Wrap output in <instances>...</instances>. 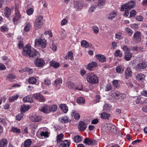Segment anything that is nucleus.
<instances>
[{"label":"nucleus","mask_w":147,"mask_h":147,"mask_svg":"<svg viewBox=\"0 0 147 147\" xmlns=\"http://www.w3.org/2000/svg\"><path fill=\"white\" fill-rule=\"evenodd\" d=\"M22 54L25 57H33L38 55V53L37 51L33 49L32 51L31 49V47L29 45H27L23 48Z\"/></svg>","instance_id":"1"},{"label":"nucleus","mask_w":147,"mask_h":147,"mask_svg":"<svg viewBox=\"0 0 147 147\" xmlns=\"http://www.w3.org/2000/svg\"><path fill=\"white\" fill-rule=\"evenodd\" d=\"M135 2L133 1H131L123 5L121 7V10L124 11V15L127 16L129 15L128 11L135 6Z\"/></svg>","instance_id":"2"},{"label":"nucleus","mask_w":147,"mask_h":147,"mask_svg":"<svg viewBox=\"0 0 147 147\" xmlns=\"http://www.w3.org/2000/svg\"><path fill=\"white\" fill-rule=\"evenodd\" d=\"M87 78L88 81L92 84H96L98 82V78L92 73L88 74Z\"/></svg>","instance_id":"3"},{"label":"nucleus","mask_w":147,"mask_h":147,"mask_svg":"<svg viewBox=\"0 0 147 147\" xmlns=\"http://www.w3.org/2000/svg\"><path fill=\"white\" fill-rule=\"evenodd\" d=\"M43 16L40 15L38 16L34 22V26L35 29L38 30L40 28L42 25Z\"/></svg>","instance_id":"4"},{"label":"nucleus","mask_w":147,"mask_h":147,"mask_svg":"<svg viewBox=\"0 0 147 147\" xmlns=\"http://www.w3.org/2000/svg\"><path fill=\"white\" fill-rule=\"evenodd\" d=\"M46 41L44 39L38 38L35 40V46L40 45L42 48L46 47Z\"/></svg>","instance_id":"5"},{"label":"nucleus","mask_w":147,"mask_h":147,"mask_svg":"<svg viewBox=\"0 0 147 147\" xmlns=\"http://www.w3.org/2000/svg\"><path fill=\"white\" fill-rule=\"evenodd\" d=\"M111 99L115 100V99L117 98V99H120V97H121V98H124L125 95L124 94L120 93L119 92L115 91L112 93V95H111Z\"/></svg>","instance_id":"6"},{"label":"nucleus","mask_w":147,"mask_h":147,"mask_svg":"<svg viewBox=\"0 0 147 147\" xmlns=\"http://www.w3.org/2000/svg\"><path fill=\"white\" fill-rule=\"evenodd\" d=\"M147 66V63L145 61H141L135 67L137 71H140L142 69H145Z\"/></svg>","instance_id":"7"},{"label":"nucleus","mask_w":147,"mask_h":147,"mask_svg":"<svg viewBox=\"0 0 147 147\" xmlns=\"http://www.w3.org/2000/svg\"><path fill=\"white\" fill-rule=\"evenodd\" d=\"M106 131H110L115 133L116 132L117 128L115 125L110 123H107L106 124Z\"/></svg>","instance_id":"8"},{"label":"nucleus","mask_w":147,"mask_h":147,"mask_svg":"<svg viewBox=\"0 0 147 147\" xmlns=\"http://www.w3.org/2000/svg\"><path fill=\"white\" fill-rule=\"evenodd\" d=\"M34 62L36 65L38 67H40L43 66L45 64L44 60L41 58L36 59L34 61Z\"/></svg>","instance_id":"9"},{"label":"nucleus","mask_w":147,"mask_h":147,"mask_svg":"<svg viewBox=\"0 0 147 147\" xmlns=\"http://www.w3.org/2000/svg\"><path fill=\"white\" fill-rule=\"evenodd\" d=\"M133 37L135 41L138 42H140L141 39L140 32L138 31L136 32L134 34Z\"/></svg>","instance_id":"10"},{"label":"nucleus","mask_w":147,"mask_h":147,"mask_svg":"<svg viewBox=\"0 0 147 147\" xmlns=\"http://www.w3.org/2000/svg\"><path fill=\"white\" fill-rule=\"evenodd\" d=\"M40 110L41 112L46 113H48L51 112L50 106L47 105H45L43 107L40 108Z\"/></svg>","instance_id":"11"},{"label":"nucleus","mask_w":147,"mask_h":147,"mask_svg":"<svg viewBox=\"0 0 147 147\" xmlns=\"http://www.w3.org/2000/svg\"><path fill=\"white\" fill-rule=\"evenodd\" d=\"M83 143L88 145H95L96 142L95 140H92L88 138H86L85 139Z\"/></svg>","instance_id":"12"},{"label":"nucleus","mask_w":147,"mask_h":147,"mask_svg":"<svg viewBox=\"0 0 147 147\" xmlns=\"http://www.w3.org/2000/svg\"><path fill=\"white\" fill-rule=\"evenodd\" d=\"M86 124L83 121H80L78 125V128L80 131H83L86 128Z\"/></svg>","instance_id":"13"},{"label":"nucleus","mask_w":147,"mask_h":147,"mask_svg":"<svg viewBox=\"0 0 147 147\" xmlns=\"http://www.w3.org/2000/svg\"><path fill=\"white\" fill-rule=\"evenodd\" d=\"M59 120V121L62 123H66L71 121V120L67 116L61 117Z\"/></svg>","instance_id":"14"},{"label":"nucleus","mask_w":147,"mask_h":147,"mask_svg":"<svg viewBox=\"0 0 147 147\" xmlns=\"http://www.w3.org/2000/svg\"><path fill=\"white\" fill-rule=\"evenodd\" d=\"M83 5L82 4L77 1H76L74 3V7L78 11H80L82 8Z\"/></svg>","instance_id":"15"},{"label":"nucleus","mask_w":147,"mask_h":147,"mask_svg":"<svg viewBox=\"0 0 147 147\" xmlns=\"http://www.w3.org/2000/svg\"><path fill=\"white\" fill-rule=\"evenodd\" d=\"M97 59L101 62H104L106 61V57L104 55H102L98 54L96 55Z\"/></svg>","instance_id":"16"},{"label":"nucleus","mask_w":147,"mask_h":147,"mask_svg":"<svg viewBox=\"0 0 147 147\" xmlns=\"http://www.w3.org/2000/svg\"><path fill=\"white\" fill-rule=\"evenodd\" d=\"M97 63L96 62H92L88 64L87 66V68L88 70L91 71L93 67H97Z\"/></svg>","instance_id":"17"},{"label":"nucleus","mask_w":147,"mask_h":147,"mask_svg":"<svg viewBox=\"0 0 147 147\" xmlns=\"http://www.w3.org/2000/svg\"><path fill=\"white\" fill-rule=\"evenodd\" d=\"M125 78L128 79L131 76L132 72L130 67H128L125 71Z\"/></svg>","instance_id":"18"},{"label":"nucleus","mask_w":147,"mask_h":147,"mask_svg":"<svg viewBox=\"0 0 147 147\" xmlns=\"http://www.w3.org/2000/svg\"><path fill=\"white\" fill-rule=\"evenodd\" d=\"M31 119L33 122H38L41 120V117L38 115H36L32 117H31Z\"/></svg>","instance_id":"19"},{"label":"nucleus","mask_w":147,"mask_h":147,"mask_svg":"<svg viewBox=\"0 0 147 147\" xmlns=\"http://www.w3.org/2000/svg\"><path fill=\"white\" fill-rule=\"evenodd\" d=\"M125 59L127 61H129L132 57V54L130 52H127L124 53Z\"/></svg>","instance_id":"20"},{"label":"nucleus","mask_w":147,"mask_h":147,"mask_svg":"<svg viewBox=\"0 0 147 147\" xmlns=\"http://www.w3.org/2000/svg\"><path fill=\"white\" fill-rule=\"evenodd\" d=\"M59 107L62 110L64 113H66L68 111V108L66 105L61 104L60 105Z\"/></svg>","instance_id":"21"},{"label":"nucleus","mask_w":147,"mask_h":147,"mask_svg":"<svg viewBox=\"0 0 147 147\" xmlns=\"http://www.w3.org/2000/svg\"><path fill=\"white\" fill-rule=\"evenodd\" d=\"M15 16L13 19V22L18 21L19 19L21 17V15L19 11H15Z\"/></svg>","instance_id":"22"},{"label":"nucleus","mask_w":147,"mask_h":147,"mask_svg":"<svg viewBox=\"0 0 147 147\" xmlns=\"http://www.w3.org/2000/svg\"><path fill=\"white\" fill-rule=\"evenodd\" d=\"M4 14L5 16L8 18L11 14V9L9 8L6 7L4 9Z\"/></svg>","instance_id":"23"},{"label":"nucleus","mask_w":147,"mask_h":147,"mask_svg":"<svg viewBox=\"0 0 147 147\" xmlns=\"http://www.w3.org/2000/svg\"><path fill=\"white\" fill-rule=\"evenodd\" d=\"M69 142L67 140H65L61 142L59 147H69Z\"/></svg>","instance_id":"24"},{"label":"nucleus","mask_w":147,"mask_h":147,"mask_svg":"<svg viewBox=\"0 0 147 147\" xmlns=\"http://www.w3.org/2000/svg\"><path fill=\"white\" fill-rule=\"evenodd\" d=\"M7 144V140L5 139H3L0 141V147H6Z\"/></svg>","instance_id":"25"},{"label":"nucleus","mask_w":147,"mask_h":147,"mask_svg":"<svg viewBox=\"0 0 147 147\" xmlns=\"http://www.w3.org/2000/svg\"><path fill=\"white\" fill-rule=\"evenodd\" d=\"M111 105L109 104H106L104 105L103 107V109L104 111L109 112L110 111L111 109Z\"/></svg>","instance_id":"26"},{"label":"nucleus","mask_w":147,"mask_h":147,"mask_svg":"<svg viewBox=\"0 0 147 147\" xmlns=\"http://www.w3.org/2000/svg\"><path fill=\"white\" fill-rule=\"evenodd\" d=\"M81 45L82 47L87 48L92 46V45L89 44L86 40H83L81 42Z\"/></svg>","instance_id":"27"},{"label":"nucleus","mask_w":147,"mask_h":147,"mask_svg":"<svg viewBox=\"0 0 147 147\" xmlns=\"http://www.w3.org/2000/svg\"><path fill=\"white\" fill-rule=\"evenodd\" d=\"M145 77V76L141 73L138 74L136 76V80L138 81L144 79Z\"/></svg>","instance_id":"28"},{"label":"nucleus","mask_w":147,"mask_h":147,"mask_svg":"<svg viewBox=\"0 0 147 147\" xmlns=\"http://www.w3.org/2000/svg\"><path fill=\"white\" fill-rule=\"evenodd\" d=\"M124 70V68L123 66L119 65L117 66L116 68V71L117 73H121Z\"/></svg>","instance_id":"29"},{"label":"nucleus","mask_w":147,"mask_h":147,"mask_svg":"<svg viewBox=\"0 0 147 147\" xmlns=\"http://www.w3.org/2000/svg\"><path fill=\"white\" fill-rule=\"evenodd\" d=\"M64 135L63 133H61L57 136V143L60 142L62 140L63 138Z\"/></svg>","instance_id":"30"},{"label":"nucleus","mask_w":147,"mask_h":147,"mask_svg":"<svg viewBox=\"0 0 147 147\" xmlns=\"http://www.w3.org/2000/svg\"><path fill=\"white\" fill-rule=\"evenodd\" d=\"M50 47L53 51H56L57 47L55 45L53 41L50 42Z\"/></svg>","instance_id":"31"},{"label":"nucleus","mask_w":147,"mask_h":147,"mask_svg":"<svg viewBox=\"0 0 147 147\" xmlns=\"http://www.w3.org/2000/svg\"><path fill=\"white\" fill-rule=\"evenodd\" d=\"M76 102L79 104L84 103L85 100L84 98L82 97H78L76 100Z\"/></svg>","instance_id":"32"},{"label":"nucleus","mask_w":147,"mask_h":147,"mask_svg":"<svg viewBox=\"0 0 147 147\" xmlns=\"http://www.w3.org/2000/svg\"><path fill=\"white\" fill-rule=\"evenodd\" d=\"M23 100L25 102H32L33 101L32 98L29 96H26L23 99Z\"/></svg>","instance_id":"33"},{"label":"nucleus","mask_w":147,"mask_h":147,"mask_svg":"<svg viewBox=\"0 0 147 147\" xmlns=\"http://www.w3.org/2000/svg\"><path fill=\"white\" fill-rule=\"evenodd\" d=\"M31 140L28 139L25 140L24 142V145L25 147H30V146L32 143Z\"/></svg>","instance_id":"34"},{"label":"nucleus","mask_w":147,"mask_h":147,"mask_svg":"<svg viewBox=\"0 0 147 147\" xmlns=\"http://www.w3.org/2000/svg\"><path fill=\"white\" fill-rule=\"evenodd\" d=\"M110 116L109 114H107L106 113H103L101 114L100 117L103 119H109Z\"/></svg>","instance_id":"35"},{"label":"nucleus","mask_w":147,"mask_h":147,"mask_svg":"<svg viewBox=\"0 0 147 147\" xmlns=\"http://www.w3.org/2000/svg\"><path fill=\"white\" fill-rule=\"evenodd\" d=\"M19 97V95L16 94L13 96L10 97L9 98V100L10 102H13L15 100H17Z\"/></svg>","instance_id":"36"},{"label":"nucleus","mask_w":147,"mask_h":147,"mask_svg":"<svg viewBox=\"0 0 147 147\" xmlns=\"http://www.w3.org/2000/svg\"><path fill=\"white\" fill-rule=\"evenodd\" d=\"M125 32L128 34L129 36H131L133 34V31L128 27L125 28Z\"/></svg>","instance_id":"37"},{"label":"nucleus","mask_w":147,"mask_h":147,"mask_svg":"<svg viewBox=\"0 0 147 147\" xmlns=\"http://www.w3.org/2000/svg\"><path fill=\"white\" fill-rule=\"evenodd\" d=\"M28 82L30 84H34L36 82V79L34 77H30L29 79Z\"/></svg>","instance_id":"38"},{"label":"nucleus","mask_w":147,"mask_h":147,"mask_svg":"<svg viewBox=\"0 0 147 147\" xmlns=\"http://www.w3.org/2000/svg\"><path fill=\"white\" fill-rule=\"evenodd\" d=\"M116 13L114 12H112L110 13L109 15L108 18L111 20L114 18L116 16Z\"/></svg>","instance_id":"39"},{"label":"nucleus","mask_w":147,"mask_h":147,"mask_svg":"<svg viewBox=\"0 0 147 147\" xmlns=\"http://www.w3.org/2000/svg\"><path fill=\"white\" fill-rule=\"evenodd\" d=\"M73 53L71 51H69L68 53V56H67L66 57V59H67V58L68 59H69L70 60H73Z\"/></svg>","instance_id":"40"},{"label":"nucleus","mask_w":147,"mask_h":147,"mask_svg":"<svg viewBox=\"0 0 147 147\" xmlns=\"http://www.w3.org/2000/svg\"><path fill=\"white\" fill-rule=\"evenodd\" d=\"M29 109V108L28 106H26L24 105H23L21 106V111H22L25 112L27 111Z\"/></svg>","instance_id":"41"},{"label":"nucleus","mask_w":147,"mask_h":147,"mask_svg":"<svg viewBox=\"0 0 147 147\" xmlns=\"http://www.w3.org/2000/svg\"><path fill=\"white\" fill-rule=\"evenodd\" d=\"M82 140L81 138L79 136H77L74 138V140L76 143L79 142Z\"/></svg>","instance_id":"42"},{"label":"nucleus","mask_w":147,"mask_h":147,"mask_svg":"<svg viewBox=\"0 0 147 147\" xmlns=\"http://www.w3.org/2000/svg\"><path fill=\"white\" fill-rule=\"evenodd\" d=\"M115 38L119 40L122 39L123 38L122 33L121 32H119L115 34Z\"/></svg>","instance_id":"43"},{"label":"nucleus","mask_w":147,"mask_h":147,"mask_svg":"<svg viewBox=\"0 0 147 147\" xmlns=\"http://www.w3.org/2000/svg\"><path fill=\"white\" fill-rule=\"evenodd\" d=\"M66 85L68 88H71L74 87L75 86L74 84L71 82H68L67 83Z\"/></svg>","instance_id":"44"},{"label":"nucleus","mask_w":147,"mask_h":147,"mask_svg":"<svg viewBox=\"0 0 147 147\" xmlns=\"http://www.w3.org/2000/svg\"><path fill=\"white\" fill-rule=\"evenodd\" d=\"M105 4V0H98V6L101 8V6H103Z\"/></svg>","instance_id":"45"},{"label":"nucleus","mask_w":147,"mask_h":147,"mask_svg":"<svg viewBox=\"0 0 147 147\" xmlns=\"http://www.w3.org/2000/svg\"><path fill=\"white\" fill-rule=\"evenodd\" d=\"M124 52V53H126L130 52L131 50L130 49H129L126 46H124L122 48Z\"/></svg>","instance_id":"46"},{"label":"nucleus","mask_w":147,"mask_h":147,"mask_svg":"<svg viewBox=\"0 0 147 147\" xmlns=\"http://www.w3.org/2000/svg\"><path fill=\"white\" fill-rule=\"evenodd\" d=\"M34 12V9L32 8H30L28 9L26 11V13L27 14L30 16L32 15Z\"/></svg>","instance_id":"47"},{"label":"nucleus","mask_w":147,"mask_h":147,"mask_svg":"<svg viewBox=\"0 0 147 147\" xmlns=\"http://www.w3.org/2000/svg\"><path fill=\"white\" fill-rule=\"evenodd\" d=\"M97 6L96 5H94L90 7L89 9V11L90 12H93L96 8Z\"/></svg>","instance_id":"48"},{"label":"nucleus","mask_w":147,"mask_h":147,"mask_svg":"<svg viewBox=\"0 0 147 147\" xmlns=\"http://www.w3.org/2000/svg\"><path fill=\"white\" fill-rule=\"evenodd\" d=\"M92 29L94 33L95 34H97L98 33L99 30L98 27L95 26H94L92 27Z\"/></svg>","instance_id":"49"},{"label":"nucleus","mask_w":147,"mask_h":147,"mask_svg":"<svg viewBox=\"0 0 147 147\" xmlns=\"http://www.w3.org/2000/svg\"><path fill=\"white\" fill-rule=\"evenodd\" d=\"M62 80L61 78H58L55 81V83L57 86L58 84H61L62 83Z\"/></svg>","instance_id":"50"},{"label":"nucleus","mask_w":147,"mask_h":147,"mask_svg":"<svg viewBox=\"0 0 147 147\" xmlns=\"http://www.w3.org/2000/svg\"><path fill=\"white\" fill-rule=\"evenodd\" d=\"M51 107V112L52 111H55L57 109V106L56 105H53L51 106H50Z\"/></svg>","instance_id":"51"},{"label":"nucleus","mask_w":147,"mask_h":147,"mask_svg":"<svg viewBox=\"0 0 147 147\" xmlns=\"http://www.w3.org/2000/svg\"><path fill=\"white\" fill-rule=\"evenodd\" d=\"M11 131L16 132L17 133H19L21 132V131L20 129H18L17 128L15 127H13L12 128Z\"/></svg>","instance_id":"52"},{"label":"nucleus","mask_w":147,"mask_h":147,"mask_svg":"<svg viewBox=\"0 0 147 147\" xmlns=\"http://www.w3.org/2000/svg\"><path fill=\"white\" fill-rule=\"evenodd\" d=\"M31 26V25L30 24H28L26 25L24 28V30L26 31H28L30 30Z\"/></svg>","instance_id":"53"},{"label":"nucleus","mask_w":147,"mask_h":147,"mask_svg":"<svg viewBox=\"0 0 147 147\" xmlns=\"http://www.w3.org/2000/svg\"><path fill=\"white\" fill-rule=\"evenodd\" d=\"M131 51H137L139 50L140 48L139 47H130Z\"/></svg>","instance_id":"54"},{"label":"nucleus","mask_w":147,"mask_h":147,"mask_svg":"<svg viewBox=\"0 0 147 147\" xmlns=\"http://www.w3.org/2000/svg\"><path fill=\"white\" fill-rule=\"evenodd\" d=\"M40 94L39 93L34 94L33 95V98L36 100H38Z\"/></svg>","instance_id":"55"},{"label":"nucleus","mask_w":147,"mask_h":147,"mask_svg":"<svg viewBox=\"0 0 147 147\" xmlns=\"http://www.w3.org/2000/svg\"><path fill=\"white\" fill-rule=\"evenodd\" d=\"M48 133L47 131L44 132V131H42L40 133V135L41 136H43L45 137H48Z\"/></svg>","instance_id":"56"},{"label":"nucleus","mask_w":147,"mask_h":147,"mask_svg":"<svg viewBox=\"0 0 147 147\" xmlns=\"http://www.w3.org/2000/svg\"><path fill=\"white\" fill-rule=\"evenodd\" d=\"M23 114L22 113H20L16 117V119L18 121H19L21 120L22 118L23 117Z\"/></svg>","instance_id":"57"},{"label":"nucleus","mask_w":147,"mask_h":147,"mask_svg":"<svg viewBox=\"0 0 147 147\" xmlns=\"http://www.w3.org/2000/svg\"><path fill=\"white\" fill-rule=\"evenodd\" d=\"M136 12L134 10L131 11L130 12L129 16L130 17H134L136 15Z\"/></svg>","instance_id":"58"},{"label":"nucleus","mask_w":147,"mask_h":147,"mask_svg":"<svg viewBox=\"0 0 147 147\" xmlns=\"http://www.w3.org/2000/svg\"><path fill=\"white\" fill-rule=\"evenodd\" d=\"M1 31L4 32L8 30L6 26H3L1 28Z\"/></svg>","instance_id":"59"},{"label":"nucleus","mask_w":147,"mask_h":147,"mask_svg":"<svg viewBox=\"0 0 147 147\" xmlns=\"http://www.w3.org/2000/svg\"><path fill=\"white\" fill-rule=\"evenodd\" d=\"M113 84L114 86L116 88L118 87V81L117 80H114L113 82Z\"/></svg>","instance_id":"60"},{"label":"nucleus","mask_w":147,"mask_h":147,"mask_svg":"<svg viewBox=\"0 0 147 147\" xmlns=\"http://www.w3.org/2000/svg\"><path fill=\"white\" fill-rule=\"evenodd\" d=\"M76 90H83V85L82 84L79 85L78 86L75 87Z\"/></svg>","instance_id":"61"},{"label":"nucleus","mask_w":147,"mask_h":147,"mask_svg":"<svg viewBox=\"0 0 147 147\" xmlns=\"http://www.w3.org/2000/svg\"><path fill=\"white\" fill-rule=\"evenodd\" d=\"M112 89V87L111 85L110 84H107L105 87V91H109Z\"/></svg>","instance_id":"62"},{"label":"nucleus","mask_w":147,"mask_h":147,"mask_svg":"<svg viewBox=\"0 0 147 147\" xmlns=\"http://www.w3.org/2000/svg\"><path fill=\"white\" fill-rule=\"evenodd\" d=\"M19 5L18 4H15L12 8V9H14L15 11H18Z\"/></svg>","instance_id":"63"},{"label":"nucleus","mask_w":147,"mask_h":147,"mask_svg":"<svg viewBox=\"0 0 147 147\" xmlns=\"http://www.w3.org/2000/svg\"><path fill=\"white\" fill-rule=\"evenodd\" d=\"M7 78L9 80L15 78V76L13 75L10 74L8 75Z\"/></svg>","instance_id":"64"}]
</instances>
